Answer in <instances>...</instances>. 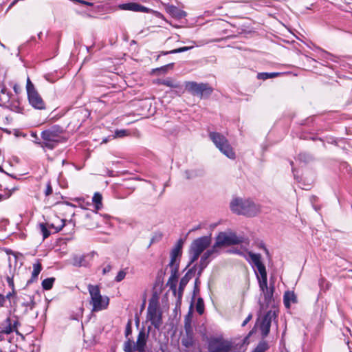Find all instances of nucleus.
Wrapping results in <instances>:
<instances>
[{
    "mask_svg": "<svg viewBox=\"0 0 352 352\" xmlns=\"http://www.w3.org/2000/svg\"><path fill=\"white\" fill-rule=\"evenodd\" d=\"M231 210L247 217H254L260 212V206L250 199L234 198L230 203Z\"/></svg>",
    "mask_w": 352,
    "mask_h": 352,
    "instance_id": "obj_2",
    "label": "nucleus"
},
{
    "mask_svg": "<svg viewBox=\"0 0 352 352\" xmlns=\"http://www.w3.org/2000/svg\"><path fill=\"white\" fill-rule=\"evenodd\" d=\"M19 322L17 320H12V328H13V331L18 333L17 328L19 326Z\"/></svg>",
    "mask_w": 352,
    "mask_h": 352,
    "instance_id": "obj_39",
    "label": "nucleus"
},
{
    "mask_svg": "<svg viewBox=\"0 0 352 352\" xmlns=\"http://www.w3.org/2000/svg\"><path fill=\"white\" fill-rule=\"evenodd\" d=\"M168 12L176 19H182L186 16V14L184 11L179 10L174 6H170L167 8Z\"/></svg>",
    "mask_w": 352,
    "mask_h": 352,
    "instance_id": "obj_19",
    "label": "nucleus"
},
{
    "mask_svg": "<svg viewBox=\"0 0 352 352\" xmlns=\"http://www.w3.org/2000/svg\"><path fill=\"white\" fill-rule=\"evenodd\" d=\"M147 338L148 335L146 334L144 330L140 331L135 344L136 350L138 352H144Z\"/></svg>",
    "mask_w": 352,
    "mask_h": 352,
    "instance_id": "obj_15",
    "label": "nucleus"
},
{
    "mask_svg": "<svg viewBox=\"0 0 352 352\" xmlns=\"http://www.w3.org/2000/svg\"><path fill=\"white\" fill-rule=\"evenodd\" d=\"M208 352H236L232 343L221 338L211 339L208 342Z\"/></svg>",
    "mask_w": 352,
    "mask_h": 352,
    "instance_id": "obj_9",
    "label": "nucleus"
},
{
    "mask_svg": "<svg viewBox=\"0 0 352 352\" xmlns=\"http://www.w3.org/2000/svg\"><path fill=\"white\" fill-rule=\"evenodd\" d=\"M4 334H6V333L3 332V330L0 331V341L3 340L4 339Z\"/></svg>",
    "mask_w": 352,
    "mask_h": 352,
    "instance_id": "obj_44",
    "label": "nucleus"
},
{
    "mask_svg": "<svg viewBox=\"0 0 352 352\" xmlns=\"http://www.w3.org/2000/svg\"><path fill=\"white\" fill-rule=\"evenodd\" d=\"M2 326L3 332H5L6 334H10L13 332V328H12V318H7L3 322Z\"/></svg>",
    "mask_w": 352,
    "mask_h": 352,
    "instance_id": "obj_23",
    "label": "nucleus"
},
{
    "mask_svg": "<svg viewBox=\"0 0 352 352\" xmlns=\"http://www.w3.org/2000/svg\"><path fill=\"white\" fill-rule=\"evenodd\" d=\"M19 1V0H14V1L12 3L11 6L14 5V4L16 1Z\"/></svg>",
    "mask_w": 352,
    "mask_h": 352,
    "instance_id": "obj_49",
    "label": "nucleus"
},
{
    "mask_svg": "<svg viewBox=\"0 0 352 352\" xmlns=\"http://www.w3.org/2000/svg\"><path fill=\"white\" fill-rule=\"evenodd\" d=\"M278 75H279V73H276V72H273V73L265 72V73L258 74L257 76H258V78H259V79L266 80V79H268L270 78L276 77Z\"/></svg>",
    "mask_w": 352,
    "mask_h": 352,
    "instance_id": "obj_28",
    "label": "nucleus"
},
{
    "mask_svg": "<svg viewBox=\"0 0 352 352\" xmlns=\"http://www.w3.org/2000/svg\"><path fill=\"white\" fill-rule=\"evenodd\" d=\"M188 273H187L180 280L179 283V290H182L189 280L188 277Z\"/></svg>",
    "mask_w": 352,
    "mask_h": 352,
    "instance_id": "obj_37",
    "label": "nucleus"
},
{
    "mask_svg": "<svg viewBox=\"0 0 352 352\" xmlns=\"http://www.w3.org/2000/svg\"><path fill=\"white\" fill-rule=\"evenodd\" d=\"M11 296H12V293H10H10H8V294L5 296V297H6V298H10Z\"/></svg>",
    "mask_w": 352,
    "mask_h": 352,
    "instance_id": "obj_47",
    "label": "nucleus"
},
{
    "mask_svg": "<svg viewBox=\"0 0 352 352\" xmlns=\"http://www.w3.org/2000/svg\"><path fill=\"white\" fill-rule=\"evenodd\" d=\"M172 65H173L172 64H169V65H167L166 66L162 67L160 69L163 70V71H166L167 67H171Z\"/></svg>",
    "mask_w": 352,
    "mask_h": 352,
    "instance_id": "obj_45",
    "label": "nucleus"
},
{
    "mask_svg": "<svg viewBox=\"0 0 352 352\" xmlns=\"http://www.w3.org/2000/svg\"><path fill=\"white\" fill-rule=\"evenodd\" d=\"M0 352H3L2 350L0 349Z\"/></svg>",
    "mask_w": 352,
    "mask_h": 352,
    "instance_id": "obj_55",
    "label": "nucleus"
},
{
    "mask_svg": "<svg viewBox=\"0 0 352 352\" xmlns=\"http://www.w3.org/2000/svg\"><path fill=\"white\" fill-rule=\"evenodd\" d=\"M42 270L41 265L40 263H35L33 265V271L32 273V278H36L40 274Z\"/></svg>",
    "mask_w": 352,
    "mask_h": 352,
    "instance_id": "obj_31",
    "label": "nucleus"
},
{
    "mask_svg": "<svg viewBox=\"0 0 352 352\" xmlns=\"http://www.w3.org/2000/svg\"><path fill=\"white\" fill-rule=\"evenodd\" d=\"M267 349V344L265 342H261L257 345V346L254 349V350L252 352H265Z\"/></svg>",
    "mask_w": 352,
    "mask_h": 352,
    "instance_id": "obj_36",
    "label": "nucleus"
},
{
    "mask_svg": "<svg viewBox=\"0 0 352 352\" xmlns=\"http://www.w3.org/2000/svg\"><path fill=\"white\" fill-rule=\"evenodd\" d=\"M89 256V255H74L72 257V263L75 267H87L89 263L87 260Z\"/></svg>",
    "mask_w": 352,
    "mask_h": 352,
    "instance_id": "obj_17",
    "label": "nucleus"
},
{
    "mask_svg": "<svg viewBox=\"0 0 352 352\" xmlns=\"http://www.w3.org/2000/svg\"><path fill=\"white\" fill-rule=\"evenodd\" d=\"M88 291L90 294V304L92 305V311H100L106 309L109 303V298L100 294L98 285H89Z\"/></svg>",
    "mask_w": 352,
    "mask_h": 352,
    "instance_id": "obj_3",
    "label": "nucleus"
},
{
    "mask_svg": "<svg viewBox=\"0 0 352 352\" xmlns=\"http://www.w3.org/2000/svg\"><path fill=\"white\" fill-rule=\"evenodd\" d=\"M111 265L110 264H107V265H105L103 269H102V274H105L108 272H109L111 270Z\"/></svg>",
    "mask_w": 352,
    "mask_h": 352,
    "instance_id": "obj_41",
    "label": "nucleus"
},
{
    "mask_svg": "<svg viewBox=\"0 0 352 352\" xmlns=\"http://www.w3.org/2000/svg\"><path fill=\"white\" fill-rule=\"evenodd\" d=\"M182 242L179 241L178 243L173 248L170 252V255L174 257H177L180 259L182 256Z\"/></svg>",
    "mask_w": 352,
    "mask_h": 352,
    "instance_id": "obj_21",
    "label": "nucleus"
},
{
    "mask_svg": "<svg viewBox=\"0 0 352 352\" xmlns=\"http://www.w3.org/2000/svg\"><path fill=\"white\" fill-rule=\"evenodd\" d=\"M184 345H185V346H188V344L187 342H186V343H184Z\"/></svg>",
    "mask_w": 352,
    "mask_h": 352,
    "instance_id": "obj_50",
    "label": "nucleus"
},
{
    "mask_svg": "<svg viewBox=\"0 0 352 352\" xmlns=\"http://www.w3.org/2000/svg\"><path fill=\"white\" fill-rule=\"evenodd\" d=\"M27 298L24 299V301L22 302V305L25 307V311H28V309H33L35 305V302L34 301V298L32 296H26Z\"/></svg>",
    "mask_w": 352,
    "mask_h": 352,
    "instance_id": "obj_22",
    "label": "nucleus"
},
{
    "mask_svg": "<svg viewBox=\"0 0 352 352\" xmlns=\"http://www.w3.org/2000/svg\"><path fill=\"white\" fill-rule=\"evenodd\" d=\"M252 315L251 314H250L248 316V317L244 320V321L242 322L241 326L245 327L249 322V321L252 319Z\"/></svg>",
    "mask_w": 352,
    "mask_h": 352,
    "instance_id": "obj_42",
    "label": "nucleus"
},
{
    "mask_svg": "<svg viewBox=\"0 0 352 352\" xmlns=\"http://www.w3.org/2000/svg\"><path fill=\"white\" fill-rule=\"evenodd\" d=\"M55 280L54 278H47L43 280L42 282V287L45 290L50 289L54 284V282Z\"/></svg>",
    "mask_w": 352,
    "mask_h": 352,
    "instance_id": "obj_26",
    "label": "nucleus"
},
{
    "mask_svg": "<svg viewBox=\"0 0 352 352\" xmlns=\"http://www.w3.org/2000/svg\"><path fill=\"white\" fill-rule=\"evenodd\" d=\"M284 305L287 308H289L292 303L297 302L296 296L293 292L287 291L283 296Z\"/></svg>",
    "mask_w": 352,
    "mask_h": 352,
    "instance_id": "obj_18",
    "label": "nucleus"
},
{
    "mask_svg": "<svg viewBox=\"0 0 352 352\" xmlns=\"http://www.w3.org/2000/svg\"><path fill=\"white\" fill-rule=\"evenodd\" d=\"M60 224L57 226H55L54 223H51V224H47V226L49 228H53L54 229L55 232H59L60 230H62V228L64 227L65 226V220L64 219H60Z\"/></svg>",
    "mask_w": 352,
    "mask_h": 352,
    "instance_id": "obj_35",
    "label": "nucleus"
},
{
    "mask_svg": "<svg viewBox=\"0 0 352 352\" xmlns=\"http://www.w3.org/2000/svg\"><path fill=\"white\" fill-rule=\"evenodd\" d=\"M118 8L122 10H130L144 13H148L151 11L150 8L135 2L119 4Z\"/></svg>",
    "mask_w": 352,
    "mask_h": 352,
    "instance_id": "obj_14",
    "label": "nucleus"
},
{
    "mask_svg": "<svg viewBox=\"0 0 352 352\" xmlns=\"http://www.w3.org/2000/svg\"><path fill=\"white\" fill-rule=\"evenodd\" d=\"M153 242H154V239L153 238V239H151V243H153Z\"/></svg>",
    "mask_w": 352,
    "mask_h": 352,
    "instance_id": "obj_53",
    "label": "nucleus"
},
{
    "mask_svg": "<svg viewBox=\"0 0 352 352\" xmlns=\"http://www.w3.org/2000/svg\"><path fill=\"white\" fill-rule=\"evenodd\" d=\"M129 133L127 130L125 129H120L116 130L115 131L114 135H113V138H123L124 136L128 135Z\"/></svg>",
    "mask_w": 352,
    "mask_h": 352,
    "instance_id": "obj_33",
    "label": "nucleus"
},
{
    "mask_svg": "<svg viewBox=\"0 0 352 352\" xmlns=\"http://www.w3.org/2000/svg\"><path fill=\"white\" fill-rule=\"evenodd\" d=\"M245 238L241 235H238L236 233L228 230L221 232L216 237L215 247L219 248L224 246H229L232 245H237L244 242Z\"/></svg>",
    "mask_w": 352,
    "mask_h": 352,
    "instance_id": "obj_5",
    "label": "nucleus"
},
{
    "mask_svg": "<svg viewBox=\"0 0 352 352\" xmlns=\"http://www.w3.org/2000/svg\"><path fill=\"white\" fill-rule=\"evenodd\" d=\"M186 89L194 96L201 98H208L212 93L213 89L207 83H197L196 82H188Z\"/></svg>",
    "mask_w": 352,
    "mask_h": 352,
    "instance_id": "obj_8",
    "label": "nucleus"
},
{
    "mask_svg": "<svg viewBox=\"0 0 352 352\" xmlns=\"http://www.w3.org/2000/svg\"><path fill=\"white\" fill-rule=\"evenodd\" d=\"M275 311H269L265 314L260 325V329L263 336L265 337L268 335L270 331L272 321L275 319Z\"/></svg>",
    "mask_w": 352,
    "mask_h": 352,
    "instance_id": "obj_13",
    "label": "nucleus"
},
{
    "mask_svg": "<svg viewBox=\"0 0 352 352\" xmlns=\"http://www.w3.org/2000/svg\"><path fill=\"white\" fill-rule=\"evenodd\" d=\"M158 83L172 88H177L179 87L178 82L171 79L160 80Z\"/></svg>",
    "mask_w": 352,
    "mask_h": 352,
    "instance_id": "obj_24",
    "label": "nucleus"
},
{
    "mask_svg": "<svg viewBox=\"0 0 352 352\" xmlns=\"http://www.w3.org/2000/svg\"><path fill=\"white\" fill-rule=\"evenodd\" d=\"M209 137L223 155L232 160L235 158V153L224 135L219 133L211 132Z\"/></svg>",
    "mask_w": 352,
    "mask_h": 352,
    "instance_id": "obj_4",
    "label": "nucleus"
},
{
    "mask_svg": "<svg viewBox=\"0 0 352 352\" xmlns=\"http://www.w3.org/2000/svg\"><path fill=\"white\" fill-rule=\"evenodd\" d=\"M233 252L237 254H240L241 255L242 254V252L239 250H234Z\"/></svg>",
    "mask_w": 352,
    "mask_h": 352,
    "instance_id": "obj_46",
    "label": "nucleus"
},
{
    "mask_svg": "<svg viewBox=\"0 0 352 352\" xmlns=\"http://www.w3.org/2000/svg\"><path fill=\"white\" fill-rule=\"evenodd\" d=\"M6 302V297L5 296L0 294V306H3L4 303Z\"/></svg>",
    "mask_w": 352,
    "mask_h": 352,
    "instance_id": "obj_43",
    "label": "nucleus"
},
{
    "mask_svg": "<svg viewBox=\"0 0 352 352\" xmlns=\"http://www.w3.org/2000/svg\"><path fill=\"white\" fill-rule=\"evenodd\" d=\"M147 320L150 321L155 328L159 329L162 324V314L160 309L157 300L151 299L147 308Z\"/></svg>",
    "mask_w": 352,
    "mask_h": 352,
    "instance_id": "obj_7",
    "label": "nucleus"
},
{
    "mask_svg": "<svg viewBox=\"0 0 352 352\" xmlns=\"http://www.w3.org/2000/svg\"><path fill=\"white\" fill-rule=\"evenodd\" d=\"M170 256V262L168 264V266L170 269V273H171L170 279H176L177 278V274H178V271H179V265L180 259L177 257L172 256Z\"/></svg>",
    "mask_w": 352,
    "mask_h": 352,
    "instance_id": "obj_16",
    "label": "nucleus"
},
{
    "mask_svg": "<svg viewBox=\"0 0 352 352\" xmlns=\"http://www.w3.org/2000/svg\"><path fill=\"white\" fill-rule=\"evenodd\" d=\"M129 332H130V329H129L126 330V333L128 334Z\"/></svg>",
    "mask_w": 352,
    "mask_h": 352,
    "instance_id": "obj_52",
    "label": "nucleus"
},
{
    "mask_svg": "<svg viewBox=\"0 0 352 352\" xmlns=\"http://www.w3.org/2000/svg\"><path fill=\"white\" fill-rule=\"evenodd\" d=\"M248 256L250 258L246 259L253 267L256 268V271H255L256 278L258 279L263 277H267V275L266 267L261 261V254L248 252Z\"/></svg>",
    "mask_w": 352,
    "mask_h": 352,
    "instance_id": "obj_11",
    "label": "nucleus"
},
{
    "mask_svg": "<svg viewBox=\"0 0 352 352\" xmlns=\"http://www.w3.org/2000/svg\"><path fill=\"white\" fill-rule=\"evenodd\" d=\"M209 262H210L209 259H207V258L203 255L201 256V259H200V264H199V267H200L199 273H201L202 272V270L205 267H206V266L208 265Z\"/></svg>",
    "mask_w": 352,
    "mask_h": 352,
    "instance_id": "obj_34",
    "label": "nucleus"
},
{
    "mask_svg": "<svg viewBox=\"0 0 352 352\" xmlns=\"http://www.w3.org/2000/svg\"><path fill=\"white\" fill-rule=\"evenodd\" d=\"M126 269L119 271L115 277V281L118 283L121 282L126 277Z\"/></svg>",
    "mask_w": 352,
    "mask_h": 352,
    "instance_id": "obj_32",
    "label": "nucleus"
},
{
    "mask_svg": "<svg viewBox=\"0 0 352 352\" xmlns=\"http://www.w3.org/2000/svg\"><path fill=\"white\" fill-rule=\"evenodd\" d=\"M258 283L259 285L260 290L263 294L265 301L267 304H270L272 300L273 294H274V287H269L267 286V276L263 277L261 278H258Z\"/></svg>",
    "mask_w": 352,
    "mask_h": 352,
    "instance_id": "obj_12",
    "label": "nucleus"
},
{
    "mask_svg": "<svg viewBox=\"0 0 352 352\" xmlns=\"http://www.w3.org/2000/svg\"><path fill=\"white\" fill-rule=\"evenodd\" d=\"M212 242L211 235L204 236L194 240L190 245V263H192L198 259L201 254L210 246Z\"/></svg>",
    "mask_w": 352,
    "mask_h": 352,
    "instance_id": "obj_6",
    "label": "nucleus"
},
{
    "mask_svg": "<svg viewBox=\"0 0 352 352\" xmlns=\"http://www.w3.org/2000/svg\"><path fill=\"white\" fill-rule=\"evenodd\" d=\"M63 133L64 129L62 126L54 125L41 132V136L43 141L36 143L43 148H46L52 150L56 147L59 143H63L66 141V139L63 137Z\"/></svg>",
    "mask_w": 352,
    "mask_h": 352,
    "instance_id": "obj_1",
    "label": "nucleus"
},
{
    "mask_svg": "<svg viewBox=\"0 0 352 352\" xmlns=\"http://www.w3.org/2000/svg\"><path fill=\"white\" fill-rule=\"evenodd\" d=\"M199 228H200V226H198L197 227L194 228L193 229H192V231L196 230Z\"/></svg>",
    "mask_w": 352,
    "mask_h": 352,
    "instance_id": "obj_48",
    "label": "nucleus"
},
{
    "mask_svg": "<svg viewBox=\"0 0 352 352\" xmlns=\"http://www.w3.org/2000/svg\"><path fill=\"white\" fill-rule=\"evenodd\" d=\"M193 47H194V46L182 47H179V48H177V49H175V50L168 51V52H162V54L166 55V54H168L181 53V52H186L188 50H190L192 49Z\"/></svg>",
    "mask_w": 352,
    "mask_h": 352,
    "instance_id": "obj_25",
    "label": "nucleus"
},
{
    "mask_svg": "<svg viewBox=\"0 0 352 352\" xmlns=\"http://www.w3.org/2000/svg\"><path fill=\"white\" fill-rule=\"evenodd\" d=\"M52 193V188L50 183L48 182L47 184V186H46L45 194L46 196H49Z\"/></svg>",
    "mask_w": 352,
    "mask_h": 352,
    "instance_id": "obj_40",
    "label": "nucleus"
},
{
    "mask_svg": "<svg viewBox=\"0 0 352 352\" xmlns=\"http://www.w3.org/2000/svg\"><path fill=\"white\" fill-rule=\"evenodd\" d=\"M196 311L200 315H201L204 311V303L203 299L201 298L197 299L196 304Z\"/></svg>",
    "mask_w": 352,
    "mask_h": 352,
    "instance_id": "obj_30",
    "label": "nucleus"
},
{
    "mask_svg": "<svg viewBox=\"0 0 352 352\" xmlns=\"http://www.w3.org/2000/svg\"><path fill=\"white\" fill-rule=\"evenodd\" d=\"M26 89L30 104L35 109H44L45 108V102L29 78L27 80Z\"/></svg>",
    "mask_w": 352,
    "mask_h": 352,
    "instance_id": "obj_10",
    "label": "nucleus"
},
{
    "mask_svg": "<svg viewBox=\"0 0 352 352\" xmlns=\"http://www.w3.org/2000/svg\"><path fill=\"white\" fill-rule=\"evenodd\" d=\"M124 352H131L132 351V342L130 340L125 342L124 344Z\"/></svg>",
    "mask_w": 352,
    "mask_h": 352,
    "instance_id": "obj_38",
    "label": "nucleus"
},
{
    "mask_svg": "<svg viewBox=\"0 0 352 352\" xmlns=\"http://www.w3.org/2000/svg\"><path fill=\"white\" fill-rule=\"evenodd\" d=\"M38 226H39L41 232L43 235V239H47L50 235V232L48 230L47 226L43 223H39Z\"/></svg>",
    "mask_w": 352,
    "mask_h": 352,
    "instance_id": "obj_29",
    "label": "nucleus"
},
{
    "mask_svg": "<svg viewBox=\"0 0 352 352\" xmlns=\"http://www.w3.org/2000/svg\"><path fill=\"white\" fill-rule=\"evenodd\" d=\"M107 142V140L106 139H104V140H102V142Z\"/></svg>",
    "mask_w": 352,
    "mask_h": 352,
    "instance_id": "obj_51",
    "label": "nucleus"
},
{
    "mask_svg": "<svg viewBox=\"0 0 352 352\" xmlns=\"http://www.w3.org/2000/svg\"><path fill=\"white\" fill-rule=\"evenodd\" d=\"M302 155H299V157L301 159V158H302Z\"/></svg>",
    "mask_w": 352,
    "mask_h": 352,
    "instance_id": "obj_54",
    "label": "nucleus"
},
{
    "mask_svg": "<svg viewBox=\"0 0 352 352\" xmlns=\"http://www.w3.org/2000/svg\"><path fill=\"white\" fill-rule=\"evenodd\" d=\"M218 252V248L217 247H215V244L214 243V245L212 246V248L210 249H208L203 254V256H204L205 257L207 258V259H209L210 258V257L214 254H217Z\"/></svg>",
    "mask_w": 352,
    "mask_h": 352,
    "instance_id": "obj_27",
    "label": "nucleus"
},
{
    "mask_svg": "<svg viewBox=\"0 0 352 352\" xmlns=\"http://www.w3.org/2000/svg\"><path fill=\"white\" fill-rule=\"evenodd\" d=\"M102 195L99 192H95L93 197L92 201L95 204V208L96 210H100L102 208Z\"/></svg>",
    "mask_w": 352,
    "mask_h": 352,
    "instance_id": "obj_20",
    "label": "nucleus"
}]
</instances>
